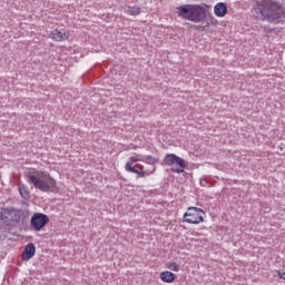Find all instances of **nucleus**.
<instances>
[{
  "label": "nucleus",
  "instance_id": "8",
  "mask_svg": "<svg viewBox=\"0 0 285 285\" xmlns=\"http://www.w3.org/2000/svg\"><path fill=\"white\" fill-rule=\"evenodd\" d=\"M137 166V168H136ZM132 166L131 164L125 165V170L127 173H134L135 175H139L141 177H150V175H155V170H157V167H151V169H145L144 165H136Z\"/></svg>",
  "mask_w": 285,
  "mask_h": 285
},
{
  "label": "nucleus",
  "instance_id": "3",
  "mask_svg": "<svg viewBox=\"0 0 285 285\" xmlns=\"http://www.w3.org/2000/svg\"><path fill=\"white\" fill-rule=\"evenodd\" d=\"M29 183L42 193H58L59 190L57 180L45 171H36L33 175H29Z\"/></svg>",
  "mask_w": 285,
  "mask_h": 285
},
{
  "label": "nucleus",
  "instance_id": "17",
  "mask_svg": "<svg viewBox=\"0 0 285 285\" xmlns=\"http://www.w3.org/2000/svg\"><path fill=\"white\" fill-rule=\"evenodd\" d=\"M19 193L23 199H28V197H30V193H28V188H26V186L19 187Z\"/></svg>",
  "mask_w": 285,
  "mask_h": 285
},
{
  "label": "nucleus",
  "instance_id": "6",
  "mask_svg": "<svg viewBox=\"0 0 285 285\" xmlns=\"http://www.w3.org/2000/svg\"><path fill=\"white\" fill-rule=\"evenodd\" d=\"M165 164L166 166L170 167L171 173L181 174L186 170V160H184L183 158H179L175 154H167L165 156Z\"/></svg>",
  "mask_w": 285,
  "mask_h": 285
},
{
  "label": "nucleus",
  "instance_id": "20",
  "mask_svg": "<svg viewBox=\"0 0 285 285\" xmlns=\"http://www.w3.org/2000/svg\"><path fill=\"white\" fill-rule=\"evenodd\" d=\"M277 275H278L279 279H284L285 281V271L284 269H278L277 271Z\"/></svg>",
  "mask_w": 285,
  "mask_h": 285
},
{
  "label": "nucleus",
  "instance_id": "13",
  "mask_svg": "<svg viewBox=\"0 0 285 285\" xmlns=\"http://www.w3.org/2000/svg\"><path fill=\"white\" fill-rule=\"evenodd\" d=\"M165 268L173 271L174 273H179V271H181V265L175 261H170L165 264Z\"/></svg>",
  "mask_w": 285,
  "mask_h": 285
},
{
  "label": "nucleus",
  "instance_id": "9",
  "mask_svg": "<svg viewBox=\"0 0 285 285\" xmlns=\"http://www.w3.org/2000/svg\"><path fill=\"white\" fill-rule=\"evenodd\" d=\"M36 254H37V247L35 246V244L29 243L24 246V249L21 255V259L22 262H30V259H32V257H35Z\"/></svg>",
  "mask_w": 285,
  "mask_h": 285
},
{
  "label": "nucleus",
  "instance_id": "7",
  "mask_svg": "<svg viewBox=\"0 0 285 285\" xmlns=\"http://www.w3.org/2000/svg\"><path fill=\"white\" fill-rule=\"evenodd\" d=\"M50 222V218L46 214L36 213L32 215L30 219V224L37 233L42 228H46V225Z\"/></svg>",
  "mask_w": 285,
  "mask_h": 285
},
{
  "label": "nucleus",
  "instance_id": "12",
  "mask_svg": "<svg viewBox=\"0 0 285 285\" xmlns=\"http://www.w3.org/2000/svg\"><path fill=\"white\" fill-rule=\"evenodd\" d=\"M159 278L164 282V284H173V282L177 279V276L170 271H163L159 274Z\"/></svg>",
  "mask_w": 285,
  "mask_h": 285
},
{
  "label": "nucleus",
  "instance_id": "10",
  "mask_svg": "<svg viewBox=\"0 0 285 285\" xmlns=\"http://www.w3.org/2000/svg\"><path fill=\"white\" fill-rule=\"evenodd\" d=\"M214 14L218 19H224L228 14V6L225 2H218L214 6Z\"/></svg>",
  "mask_w": 285,
  "mask_h": 285
},
{
  "label": "nucleus",
  "instance_id": "15",
  "mask_svg": "<svg viewBox=\"0 0 285 285\" xmlns=\"http://www.w3.org/2000/svg\"><path fill=\"white\" fill-rule=\"evenodd\" d=\"M137 161H144V156L134 153L130 158L129 161H127L126 164H130L131 166H135V164H137Z\"/></svg>",
  "mask_w": 285,
  "mask_h": 285
},
{
  "label": "nucleus",
  "instance_id": "16",
  "mask_svg": "<svg viewBox=\"0 0 285 285\" xmlns=\"http://www.w3.org/2000/svg\"><path fill=\"white\" fill-rule=\"evenodd\" d=\"M145 164H148L149 166H155V164H157L159 161V158H155L154 156H147L144 158L142 160Z\"/></svg>",
  "mask_w": 285,
  "mask_h": 285
},
{
  "label": "nucleus",
  "instance_id": "1",
  "mask_svg": "<svg viewBox=\"0 0 285 285\" xmlns=\"http://www.w3.org/2000/svg\"><path fill=\"white\" fill-rule=\"evenodd\" d=\"M252 14L261 21H282L285 19V4L275 0H256Z\"/></svg>",
  "mask_w": 285,
  "mask_h": 285
},
{
  "label": "nucleus",
  "instance_id": "19",
  "mask_svg": "<svg viewBox=\"0 0 285 285\" xmlns=\"http://www.w3.org/2000/svg\"><path fill=\"white\" fill-rule=\"evenodd\" d=\"M10 214V209H2L0 213V219H6V217H3L2 215H9Z\"/></svg>",
  "mask_w": 285,
  "mask_h": 285
},
{
  "label": "nucleus",
  "instance_id": "21",
  "mask_svg": "<svg viewBox=\"0 0 285 285\" xmlns=\"http://www.w3.org/2000/svg\"><path fill=\"white\" fill-rule=\"evenodd\" d=\"M194 235H196V237H199V233H196V234H194Z\"/></svg>",
  "mask_w": 285,
  "mask_h": 285
},
{
  "label": "nucleus",
  "instance_id": "18",
  "mask_svg": "<svg viewBox=\"0 0 285 285\" xmlns=\"http://www.w3.org/2000/svg\"><path fill=\"white\" fill-rule=\"evenodd\" d=\"M210 26H219V20H217V18H215L214 16H209L207 27H210Z\"/></svg>",
  "mask_w": 285,
  "mask_h": 285
},
{
  "label": "nucleus",
  "instance_id": "11",
  "mask_svg": "<svg viewBox=\"0 0 285 285\" xmlns=\"http://www.w3.org/2000/svg\"><path fill=\"white\" fill-rule=\"evenodd\" d=\"M49 37L53 41H63L68 39V37H70V32L66 30L55 29L53 31L50 32Z\"/></svg>",
  "mask_w": 285,
  "mask_h": 285
},
{
  "label": "nucleus",
  "instance_id": "5",
  "mask_svg": "<svg viewBox=\"0 0 285 285\" xmlns=\"http://www.w3.org/2000/svg\"><path fill=\"white\" fill-rule=\"evenodd\" d=\"M183 222L194 226L204 224V222H206V212L199 207H188L183 215Z\"/></svg>",
  "mask_w": 285,
  "mask_h": 285
},
{
  "label": "nucleus",
  "instance_id": "14",
  "mask_svg": "<svg viewBox=\"0 0 285 285\" xmlns=\"http://www.w3.org/2000/svg\"><path fill=\"white\" fill-rule=\"evenodd\" d=\"M126 13L131 17H137V14H141V8L138 6L127 7Z\"/></svg>",
  "mask_w": 285,
  "mask_h": 285
},
{
  "label": "nucleus",
  "instance_id": "2",
  "mask_svg": "<svg viewBox=\"0 0 285 285\" xmlns=\"http://www.w3.org/2000/svg\"><path fill=\"white\" fill-rule=\"evenodd\" d=\"M29 183L42 193H58L59 190L57 180L45 171H36L33 175H29Z\"/></svg>",
  "mask_w": 285,
  "mask_h": 285
},
{
  "label": "nucleus",
  "instance_id": "4",
  "mask_svg": "<svg viewBox=\"0 0 285 285\" xmlns=\"http://www.w3.org/2000/svg\"><path fill=\"white\" fill-rule=\"evenodd\" d=\"M177 14L187 21L202 23V21L206 19V8H204L202 4H184L177 7Z\"/></svg>",
  "mask_w": 285,
  "mask_h": 285
}]
</instances>
